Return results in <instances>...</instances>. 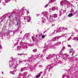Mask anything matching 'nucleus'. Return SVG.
<instances>
[{"label":"nucleus","instance_id":"nucleus-15","mask_svg":"<svg viewBox=\"0 0 78 78\" xmlns=\"http://www.w3.org/2000/svg\"><path fill=\"white\" fill-rule=\"evenodd\" d=\"M10 16H9V17H10Z\"/></svg>","mask_w":78,"mask_h":78},{"label":"nucleus","instance_id":"nucleus-7","mask_svg":"<svg viewBox=\"0 0 78 78\" xmlns=\"http://www.w3.org/2000/svg\"><path fill=\"white\" fill-rule=\"evenodd\" d=\"M64 2V1H62L61 2H60L61 4H62L63 3V2Z\"/></svg>","mask_w":78,"mask_h":78},{"label":"nucleus","instance_id":"nucleus-5","mask_svg":"<svg viewBox=\"0 0 78 78\" xmlns=\"http://www.w3.org/2000/svg\"><path fill=\"white\" fill-rule=\"evenodd\" d=\"M57 15H56V14H55L54 15V17H57Z\"/></svg>","mask_w":78,"mask_h":78},{"label":"nucleus","instance_id":"nucleus-13","mask_svg":"<svg viewBox=\"0 0 78 78\" xmlns=\"http://www.w3.org/2000/svg\"><path fill=\"white\" fill-rule=\"evenodd\" d=\"M68 41H70V39H68Z\"/></svg>","mask_w":78,"mask_h":78},{"label":"nucleus","instance_id":"nucleus-11","mask_svg":"<svg viewBox=\"0 0 78 78\" xmlns=\"http://www.w3.org/2000/svg\"><path fill=\"white\" fill-rule=\"evenodd\" d=\"M5 2L6 3H8V2H6V1H5Z\"/></svg>","mask_w":78,"mask_h":78},{"label":"nucleus","instance_id":"nucleus-4","mask_svg":"<svg viewBox=\"0 0 78 78\" xmlns=\"http://www.w3.org/2000/svg\"><path fill=\"white\" fill-rule=\"evenodd\" d=\"M52 10H55V9H56V7H53L52 8Z\"/></svg>","mask_w":78,"mask_h":78},{"label":"nucleus","instance_id":"nucleus-1","mask_svg":"<svg viewBox=\"0 0 78 78\" xmlns=\"http://www.w3.org/2000/svg\"><path fill=\"white\" fill-rule=\"evenodd\" d=\"M68 17H72V13H70L68 15Z\"/></svg>","mask_w":78,"mask_h":78},{"label":"nucleus","instance_id":"nucleus-6","mask_svg":"<svg viewBox=\"0 0 78 78\" xmlns=\"http://www.w3.org/2000/svg\"><path fill=\"white\" fill-rule=\"evenodd\" d=\"M42 38H43V39H44V38H45V35H42Z\"/></svg>","mask_w":78,"mask_h":78},{"label":"nucleus","instance_id":"nucleus-14","mask_svg":"<svg viewBox=\"0 0 78 78\" xmlns=\"http://www.w3.org/2000/svg\"><path fill=\"white\" fill-rule=\"evenodd\" d=\"M18 55H20V54H18Z\"/></svg>","mask_w":78,"mask_h":78},{"label":"nucleus","instance_id":"nucleus-9","mask_svg":"<svg viewBox=\"0 0 78 78\" xmlns=\"http://www.w3.org/2000/svg\"><path fill=\"white\" fill-rule=\"evenodd\" d=\"M19 23H17V26H19Z\"/></svg>","mask_w":78,"mask_h":78},{"label":"nucleus","instance_id":"nucleus-10","mask_svg":"<svg viewBox=\"0 0 78 78\" xmlns=\"http://www.w3.org/2000/svg\"><path fill=\"white\" fill-rule=\"evenodd\" d=\"M23 55V54H21L20 55Z\"/></svg>","mask_w":78,"mask_h":78},{"label":"nucleus","instance_id":"nucleus-2","mask_svg":"<svg viewBox=\"0 0 78 78\" xmlns=\"http://www.w3.org/2000/svg\"><path fill=\"white\" fill-rule=\"evenodd\" d=\"M73 49H70L69 51V52L70 53H72V52H73Z\"/></svg>","mask_w":78,"mask_h":78},{"label":"nucleus","instance_id":"nucleus-16","mask_svg":"<svg viewBox=\"0 0 78 78\" xmlns=\"http://www.w3.org/2000/svg\"><path fill=\"white\" fill-rule=\"evenodd\" d=\"M77 41H78V39H77Z\"/></svg>","mask_w":78,"mask_h":78},{"label":"nucleus","instance_id":"nucleus-17","mask_svg":"<svg viewBox=\"0 0 78 78\" xmlns=\"http://www.w3.org/2000/svg\"><path fill=\"white\" fill-rule=\"evenodd\" d=\"M2 73H3V72H2Z\"/></svg>","mask_w":78,"mask_h":78},{"label":"nucleus","instance_id":"nucleus-8","mask_svg":"<svg viewBox=\"0 0 78 78\" xmlns=\"http://www.w3.org/2000/svg\"><path fill=\"white\" fill-rule=\"evenodd\" d=\"M48 6V5H46L45 6V8H47V6Z\"/></svg>","mask_w":78,"mask_h":78},{"label":"nucleus","instance_id":"nucleus-3","mask_svg":"<svg viewBox=\"0 0 78 78\" xmlns=\"http://www.w3.org/2000/svg\"><path fill=\"white\" fill-rule=\"evenodd\" d=\"M41 76V74H39V75H38L37 76H36V78H39V77H40Z\"/></svg>","mask_w":78,"mask_h":78},{"label":"nucleus","instance_id":"nucleus-12","mask_svg":"<svg viewBox=\"0 0 78 78\" xmlns=\"http://www.w3.org/2000/svg\"><path fill=\"white\" fill-rule=\"evenodd\" d=\"M35 50H36V49H34V51H35Z\"/></svg>","mask_w":78,"mask_h":78}]
</instances>
